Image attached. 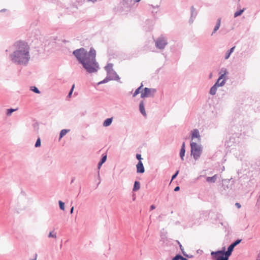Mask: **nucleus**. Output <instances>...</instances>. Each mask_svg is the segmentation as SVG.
Segmentation results:
<instances>
[{
	"instance_id": "1",
	"label": "nucleus",
	"mask_w": 260,
	"mask_h": 260,
	"mask_svg": "<svg viewBox=\"0 0 260 260\" xmlns=\"http://www.w3.org/2000/svg\"><path fill=\"white\" fill-rule=\"evenodd\" d=\"M73 54L88 73H96L100 69L96 60V51L93 48H90L88 52L85 48H80L75 50Z\"/></svg>"
},
{
	"instance_id": "2",
	"label": "nucleus",
	"mask_w": 260,
	"mask_h": 260,
	"mask_svg": "<svg viewBox=\"0 0 260 260\" xmlns=\"http://www.w3.org/2000/svg\"><path fill=\"white\" fill-rule=\"evenodd\" d=\"M15 50L9 55L10 60L14 64L26 66L30 58L29 46L23 41H17L13 44Z\"/></svg>"
},
{
	"instance_id": "3",
	"label": "nucleus",
	"mask_w": 260,
	"mask_h": 260,
	"mask_svg": "<svg viewBox=\"0 0 260 260\" xmlns=\"http://www.w3.org/2000/svg\"><path fill=\"white\" fill-rule=\"evenodd\" d=\"M225 250V247L224 246L222 247L221 250L212 251L211 252V255L212 260H229Z\"/></svg>"
},
{
	"instance_id": "4",
	"label": "nucleus",
	"mask_w": 260,
	"mask_h": 260,
	"mask_svg": "<svg viewBox=\"0 0 260 260\" xmlns=\"http://www.w3.org/2000/svg\"><path fill=\"white\" fill-rule=\"evenodd\" d=\"M191 154L195 160H197L200 157L202 152V147L201 145L196 142H190Z\"/></svg>"
},
{
	"instance_id": "5",
	"label": "nucleus",
	"mask_w": 260,
	"mask_h": 260,
	"mask_svg": "<svg viewBox=\"0 0 260 260\" xmlns=\"http://www.w3.org/2000/svg\"><path fill=\"white\" fill-rule=\"evenodd\" d=\"M154 42L156 48L160 50H164L168 44V38L164 35L157 37Z\"/></svg>"
},
{
	"instance_id": "6",
	"label": "nucleus",
	"mask_w": 260,
	"mask_h": 260,
	"mask_svg": "<svg viewBox=\"0 0 260 260\" xmlns=\"http://www.w3.org/2000/svg\"><path fill=\"white\" fill-rule=\"evenodd\" d=\"M156 91V90L154 88L145 87L141 92V98L144 99L149 96L153 97Z\"/></svg>"
},
{
	"instance_id": "7",
	"label": "nucleus",
	"mask_w": 260,
	"mask_h": 260,
	"mask_svg": "<svg viewBox=\"0 0 260 260\" xmlns=\"http://www.w3.org/2000/svg\"><path fill=\"white\" fill-rule=\"evenodd\" d=\"M225 84V80H222L221 83H218V81H217L215 83L210 89L209 93L212 95L216 94L217 88L218 87L223 86Z\"/></svg>"
},
{
	"instance_id": "8",
	"label": "nucleus",
	"mask_w": 260,
	"mask_h": 260,
	"mask_svg": "<svg viewBox=\"0 0 260 260\" xmlns=\"http://www.w3.org/2000/svg\"><path fill=\"white\" fill-rule=\"evenodd\" d=\"M198 12L193 6H191L190 8V17L189 19V23L191 24L193 23L194 19L196 18Z\"/></svg>"
},
{
	"instance_id": "9",
	"label": "nucleus",
	"mask_w": 260,
	"mask_h": 260,
	"mask_svg": "<svg viewBox=\"0 0 260 260\" xmlns=\"http://www.w3.org/2000/svg\"><path fill=\"white\" fill-rule=\"evenodd\" d=\"M137 173L142 174L145 172V168L141 160L138 161L136 165Z\"/></svg>"
},
{
	"instance_id": "10",
	"label": "nucleus",
	"mask_w": 260,
	"mask_h": 260,
	"mask_svg": "<svg viewBox=\"0 0 260 260\" xmlns=\"http://www.w3.org/2000/svg\"><path fill=\"white\" fill-rule=\"evenodd\" d=\"M107 75L110 77V78H113L112 80H115L117 81H118L119 82H121L120 81V77L117 75L116 72L115 71H113L111 72H109V74H107Z\"/></svg>"
},
{
	"instance_id": "11",
	"label": "nucleus",
	"mask_w": 260,
	"mask_h": 260,
	"mask_svg": "<svg viewBox=\"0 0 260 260\" xmlns=\"http://www.w3.org/2000/svg\"><path fill=\"white\" fill-rule=\"evenodd\" d=\"M139 110L141 113L144 116H146V112L144 107V102L143 101H141L139 104Z\"/></svg>"
},
{
	"instance_id": "12",
	"label": "nucleus",
	"mask_w": 260,
	"mask_h": 260,
	"mask_svg": "<svg viewBox=\"0 0 260 260\" xmlns=\"http://www.w3.org/2000/svg\"><path fill=\"white\" fill-rule=\"evenodd\" d=\"M221 19L220 18H219L217 19L216 24L215 26H214V29L211 34L212 36L213 35V34L214 33H215L216 32V31L219 28V27L220 26V24H221Z\"/></svg>"
},
{
	"instance_id": "13",
	"label": "nucleus",
	"mask_w": 260,
	"mask_h": 260,
	"mask_svg": "<svg viewBox=\"0 0 260 260\" xmlns=\"http://www.w3.org/2000/svg\"><path fill=\"white\" fill-rule=\"evenodd\" d=\"M200 137V133L198 129H194L192 132L191 138L192 139L194 138H199Z\"/></svg>"
},
{
	"instance_id": "14",
	"label": "nucleus",
	"mask_w": 260,
	"mask_h": 260,
	"mask_svg": "<svg viewBox=\"0 0 260 260\" xmlns=\"http://www.w3.org/2000/svg\"><path fill=\"white\" fill-rule=\"evenodd\" d=\"M235 247L231 244L228 247L226 250V255L228 256V258H229L230 256L231 255L232 252L234 249Z\"/></svg>"
},
{
	"instance_id": "15",
	"label": "nucleus",
	"mask_w": 260,
	"mask_h": 260,
	"mask_svg": "<svg viewBox=\"0 0 260 260\" xmlns=\"http://www.w3.org/2000/svg\"><path fill=\"white\" fill-rule=\"evenodd\" d=\"M235 48V47L234 46L226 52L224 56L225 59H228L230 57L231 54L234 52Z\"/></svg>"
},
{
	"instance_id": "16",
	"label": "nucleus",
	"mask_w": 260,
	"mask_h": 260,
	"mask_svg": "<svg viewBox=\"0 0 260 260\" xmlns=\"http://www.w3.org/2000/svg\"><path fill=\"white\" fill-rule=\"evenodd\" d=\"M112 120H113L112 118H107L106 120H104V121L103 122V126L105 127H107V126L110 125L112 123Z\"/></svg>"
},
{
	"instance_id": "17",
	"label": "nucleus",
	"mask_w": 260,
	"mask_h": 260,
	"mask_svg": "<svg viewBox=\"0 0 260 260\" xmlns=\"http://www.w3.org/2000/svg\"><path fill=\"white\" fill-rule=\"evenodd\" d=\"M113 64L111 63H108L106 66L105 67V69L107 72V74H109V72H111L114 71L113 70Z\"/></svg>"
},
{
	"instance_id": "18",
	"label": "nucleus",
	"mask_w": 260,
	"mask_h": 260,
	"mask_svg": "<svg viewBox=\"0 0 260 260\" xmlns=\"http://www.w3.org/2000/svg\"><path fill=\"white\" fill-rule=\"evenodd\" d=\"M217 179V175H214L212 177H207L206 178V181L208 182L214 183L216 182Z\"/></svg>"
},
{
	"instance_id": "19",
	"label": "nucleus",
	"mask_w": 260,
	"mask_h": 260,
	"mask_svg": "<svg viewBox=\"0 0 260 260\" xmlns=\"http://www.w3.org/2000/svg\"><path fill=\"white\" fill-rule=\"evenodd\" d=\"M140 188V183L138 181H135L133 188V191H137Z\"/></svg>"
},
{
	"instance_id": "20",
	"label": "nucleus",
	"mask_w": 260,
	"mask_h": 260,
	"mask_svg": "<svg viewBox=\"0 0 260 260\" xmlns=\"http://www.w3.org/2000/svg\"><path fill=\"white\" fill-rule=\"evenodd\" d=\"M70 130L67 129H62L59 133V139H61L63 136H64L67 133H68Z\"/></svg>"
},
{
	"instance_id": "21",
	"label": "nucleus",
	"mask_w": 260,
	"mask_h": 260,
	"mask_svg": "<svg viewBox=\"0 0 260 260\" xmlns=\"http://www.w3.org/2000/svg\"><path fill=\"white\" fill-rule=\"evenodd\" d=\"M143 84L141 83V85L140 86H139L137 89H136V90L135 91V92H134L133 94V97H135L137 95H138V94H139L141 92V90L143 87Z\"/></svg>"
},
{
	"instance_id": "22",
	"label": "nucleus",
	"mask_w": 260,
	"mask_h": 260,
	"mask_svg": "<svg viewBox=\"0 0 260 260\" xmlns=\"http://www.w3.org/2000/svg\"><path fill=\"white\" fill-rule=\"evenodd\" d=\"M245 9L243 8V9H241L239 11H237V12H236L235 13L234 17H237L238 16H240L243 13V12L245 11Z\"/></svg>"
},
{
	"instance_id": "23",
	"label": "nucleus",
	"mask_w": 260,
	"mask_h": 260,
	"mask_svg": "<svg viewBox=\"0 0 260 260\" xmlns=\"http://www.w3.org/2000/svg\"><path fill=\"white\" fill-rule=\"evenodd\" d=\"M17 110V109H13V108H10V109H7V113H6V114L8 116H10L12 113L16 111Z\"/></svg>"
},
{
	"instance_id": "24",
	"label": "nucleus",
	"mask_w": 260,
	"mask_h": 260,
	"mask_svg": "<svg viewBox=\"0 0 260 260\" xmlns=\"http://www.w3.org/2000/svg\"><path fill=\"white\" fill-rule=\"evenodd\" d=\"M226 74H221L220 76L219 77L218 79H217V81H218V83H219V81L222 79V80H225V82H226Z\"/></svg>"
},
{
	"instance_id": "25",
	"label": "nucleus",
	"mask_w": 260,
	"mask_h": 260,
	"mask_svg": "<svg viewBox=\"0 0 260 260\" xmlns=\"http://www.w3.org/2000/svg\"><path fill=\"white\" fill-rule=\"evenodd\" d=\"M185 149H181L180 151V156L182 160H184V157L185 156Z\"/></svg>"
},
{
	"instance_id": "26",
	"label": "nucleus",
	"mask_w": 260,
	"mask_h": 260,
	"mask_svg": "<svg viewBox=\"0 0 260 260\" xmlns=\"http://www.w3.org/2000/svg\"><path fill=\"white\" fill-rule=\"evenodd\" d=\"M107 158V154L106 153L103 154L102 156V158L100 159V161L104 164L106 161Z\"/></svg>"
},
{
	"instance_id": "27",
	"label": "nucleus",
	"mask_w": 260,
	"mask_h": 260,
	"mask_svg": "<svg viewBox=\"0 0 260 260\" xmlns=\"http://www.w3.org/2000/svg\"><path fill=\"white\" fill-rule=\"evenodd\" d=\"M30 90L36 93H40V91L36 86H31Z\"/></svg>"
},
{
	"instance_id": "28",
	"label": "nucleus",
	"mask_w": 260,
	"mask_h": 260,
	"mask_svg": "<svg viewBox=\"0 0 260 260\" xmlns=\"http://www.w3.org/2000/svg\"><path fill=\"white\" fill-rule=\"evenodd\" d=\"M58 204L60 209L63 211L64 210V203L61 201H59Z\"/></svg>"
},
{
	"instance_id": "29",
	"label": "nucleus",
	"mask_w": 260,
	"mask_h": 260,
	"mask_svg": "<svg viewBox=\"0 0 260 260\" xmlns=\"http://www.w3.org/2000/svg\"><path fill=\"white\" fill-rule=\"evenodd\" d=\"M242 241V239H238L236 240H235L234 242H233L232 243H231L234 247H236L237 245H238Z\"/></svg>"
},
{
	"instance_id": "30",
	"label": "nucleus",
	"mask_w": 260,
	"mask_h": 260,
	"mask_svg": "<svg viewBox=\"0 0 260 260\" xmlns=\"http://www.w3.org/2000/svg\"><path fill=\"white\" fill-rule=\"evenodd\" d=\"M225 183H229V182L228 181H223L222 186L224 190H226V189H228L229 188H230V187L229 186L228 184L226 185Z\"/></svg>"
},
{
	"instance_id": "31",
	"label": "nucleus",
	"mask_w": 260,
	"mask_h": 260,
	"mask_svg": "<svg viewBox=\"0 0 260 260\" xmlns=\"http://www.w3.org/2000/svg\"><path fill=\"white\" fill-rule=\"evenodd\" d=\"M41 139L40 138H38V139L36 141V142L35 143V146L36 147H39L41 146Z\"/></svg>"
},
{
	"instance_id": "32",
	"label": "nucleus",
	"mask_w": 260,
	"mask_h": 260,
	"mask_svg": "<svg viewBox=\"0 0 260 260\" xmlns=\"http://www.w3.org/2000/svg\"><path fill=\"white\" fill-rule=\"evenodd\" d=\"M74 87H75V85L73 84L71 89H70L68 94V96L67 97L68 98H70L73 93V90H74Z\"/></svg>"
},
{
	"instance_id": "33",
	"label": "nucleus",
	"mask_w": 260,
	"mask_h": 260,
	"mask_svg": "<svg viewBox=\"0 0 260 260\" xmlns=\"http://www.w3.org/2000/svg\"><path fill=\"white\" fill-rule=\"evenodd\" d=\"M112 79L113 78H110V77L107 75L106 77L103 80V82L106 83L109 82V81L112 80Z\"/></svg>"
},
{
	"instance_id": "34",
	"label": "nucleus",
	"mask_w": 260,
	"mask_h": 260,
	"mask_svg": "<svg viewBox=\"0 0 260 260\" xmlns=\"http://www.w3.org/2000/svg\"><path fill=\"white\" fill-rule=\"evenodd\" d=\"M48 237L49 238H56V233H53V232H50L48 235Z\"/></svg>"
},
{
	"instance_id": "35",
	"label": "nucleus",
	"mask_w": 260,
	"mask_h": 260,
	"mask_svg": "<svg viewBox=\"0 0 260 260\" xmlns=\"http://www.w3.org/2000/svg\"><path fill=\"white\" fill-rule=\"evenodd\" d=\"M220 73L227 74H228V72L225 68H222L220 70Z\"/></svg>"
},
{
	"instance_id": "36",
	"label": "nucleus",
	"mask_w": 260,
	"mask_h": 260,
	"mask_svg": "<svg viewBox=\"0 0 260 260\" xmlns=\"http://www.w3.org/2000/svg\"><path fill=\"white\" fill-rule=\"evenodd\" d=\"M179 173V171L177 170L175 174H174L172 176V178H171V180H173L174 179H175L176 177L177 176L178 174Z\"/></svg>"
},
{
	"instance_id": "37",
	"label": "nucleus",
	"mask_w": 260,
	"mask_h": 260,
	"mask_svg": "<svg viewBox=\"0 0 260 260\" xmlns=\"http://www.w3.org/2000/svg\"><path fill=\"white\" fill-rule=\"evenodd\" d=\"M177 255L179 260H187V259L186 257L182 256L180 254H177Z\"/></svg>"
},
{
	"instance_id": "38",
	"label": "nucleus",
	"mask_w": 260,
	"mask_h": 260,
	"mask_svg": "<svg viewBox=\"0 0 260 260\" xmlns=\"http://www.w3.org/2000/svg\"><path fill=\"white\" fill-rule=\"evenodd\" d=\"M136 158L139 160V161H140V160H141L142 159L141 155L140 154L137 153L136 154Z\"/></svg>"
},
{
	"instance_id": "39",
	"label": "nucleus",
	"mask_w": 260,
	"mask_h": 260,
	"mask_svg": "<svg viewBox=\"0 0 260 260\" xmlns=\"http://www.w3.org/2000/svg\"><path fill=\"white\" fill-rule=\"evenodd\" d=\"M183 255L184 256L186 257H188V258H192L193 257V256L192 255H189V254H186V253L185 254H183Z\"/></svg>"
},
{
	"instance_id": "40",
	"label": "nucleus",
	"mask_w": 260,
	"mask_h": 260,
	"mask_svg": "<svg viewBox=\"0 0 260 260\" xmlns=\"http://www.w3.org/2000/svg\"><path fill=\"white\" fill-rule=\"evenodd\" d=\"M98 179L99 180V183H98V185H99V184L101 182V178H100V171H98Z\"/></svg>"
},
{
	"instance_id": "41",
	"label": "nucleus",
	"mask_w": 260,
	"mask_h": 260,
	"mask_svg": "<svg viewBox=\"0 0 260 260\" xmlns=\"http://www.w3.org/2000/svg\"><path fill=\"white\" fill-rule=\"evenodd\" d=\"M103 164V163H102V162H101L100 161L99 162V163L98 164V169L99 170L101 168V166H102Z\"/></svg>"
},
{
	"instance_id": "42",
	"label": "nucleus",
	"mask_w": 260,
	"mask_h": 260,
	"mask_svg": "<svg viewBox=\"0 0 260 260\" xmlns=\"http://www.w3.org/2000/svg\"><path fill=\"white\" fill-rule=\"evenodd\" d=\"M235 206L238 208H240L241 207V204L239 203H236L235 204Z\"/></svg>"
},
{
	"instance_id": "43",
	"label": "nucleus",
	"mask_w": 260,
	"mask_h": 260,
	"mask_svg": "<svg viewBox=\"0 0 260 260\" xmlns=\"http://www.w3.org/2000/svg\"><path fill=\"white\" fill-rule=\"evenodd\" d=\"M179 189H180V187H179V186H176V187H175V188H174V190L175 191H179Z\"/></svg>"
},
{
	"instance_id": "44",
	"label": "nucleus",
	"mask_w": 260,
	"mask_h": 260,
	"mask_svg": "<svg viewBox=\"0 0 260 260\" xmlns=\"http://www.w3.org/2000/svg\"><path fill=\"white\" fill-rule=\"evenodd\" d=\"M181 149H185V143L184 142H183V143L182 144V146H181Z\"/></svg>"
},
{
	"instance_id": "45",
	"label": "nucleus",
	"mask_w": 260,
	"mask_h": 260,
	"mask_svg": "<svg viewBox=\"0 0 260 260\" xmlns=\"http://www.w3.org/2000/svg\"><path fill=\"white\" fill-rule=\"evenodd\" d=\"M172 260H179L177 254L172 258Z\"/></svg>"
},
{
	"instance_id": "46",
	"label": "nucleus",
	"mask_w": 260,
	"mask_h": 260,
	"mask_svg": "<svg viewBox=\"0 0 260 260\" xmlns=\"http://www.w3.org/2000/svg\"><path fill=\"white\" fill-rule=\"evenodd\" d=\"M155 208V207L154 205H152L151 206H150V210H152L153 209H154Z\"/></svg>"
},
{
	"instance_id": "47",
	"label": "nucleus",
	"mask_w": 260,
	"mask_h": 260,
	"mask_svg": "<svg viewBox=\"0 0 260 260\" xmlns=\"http://www.w3.org/2000/svg\"><path fill=\"white\" fill-rule=\"evenodd\" d=\"M177 242L178 244H179V246L180 249V248H183V246H182V245L181 244V243L179 242V241H177Z\"/></svg>"
},
{
	"instance_id": "48",
	"label": "nucleus",
	"mask_w": 260,
	"mask_h": 260,
	"mask_svg": "<svg viewBox=\"0 0 260 260\" xmlns=\"http://www.w3.org/2000/svg\"><path fill=\"white\" fill-rule=\"evenodd\" d=\"M180 250H181V252H182V253L183 254V255L186 253V252L184 251V248H183H183H180Z\"/></svg>"
},
{
	"instance_id": "49",
	"label": "nucleus",
	"mask_w": 260,
	"mask_h": 260,
	"mask_svg": "<svg viewBox=\"0 0 260 260\" xmlns=\"http://www.w3.org/2000/svg\"><path fill=\"white\" fill-rule=\"evenodd\" d=\"M73 211H74V207H72L70 210V213L72 214L73 213Z\"/></svg>"
},
{
	"instance_id": "50",
	"label": "nucleus",
	"mask_w": 260,
	"mask_h": 260,
	"mask_svg": "<svg viewBox=\"0 0 260 260\" xmlns=\"http://www.w3.org/2000/svg\"><path fill=\"white\" fill-rule=\"evenodd\" d=\"M7 11V9H2L0 12H6Z\"/></svg>"
},
{
	"instance_id": "51",
	"label": "nucleus",
	"mask_w": 260,
	"mask_h": 260,
	"mask_svg": "<svg viewBox=\"0 0 260 260\" xmlns=\"http://www.w3.org/2000/svg\"><path fill=\"white\" fill-rule=\"evenodd\" d=\"M105 83V82H103V80L100 81V82L98 83V85H100V84H104Z\"/></svg>"
},
{
	"instance_id": "52",
	"label": "nucleus",
	"mask_w": 260,
	"mask_h": 260,
	"mask_svg": "<svg viewBox=\"0 0 260 260\" xmlns=\"http://www.w3.org/2000/svg\"><path fill=\"white\" fill-rule=\"evenodd\" d=\"M37 256V254H36V255H35V258H34V259H29V260H36Z\"/></svg>"
},
{
	"instance_id": "53",
	"label": "nucleus",
	"mask_w": 260,
	"mask_h": 260,
	"mask_svg": "<svg viewBox=\"0 0 260 260\" xmlns=\"http://www.w3.org/2000/svg\"><path fill=\"white\" fill-rule=\"evenodd\" d=\"M74 180H75V178L74 177V178H72V180L71 181V183H72L74 181Z\"/></svg>"
},
{
	"instance_id": "54",
	"label": "nucleus",
	"mask_w": 260,
	"mask_h": 260,
	"mask_svg": "<svg viewBox=\"0 0 260 260\" xmlns=\"http://www.w3.org/2000/svg\"><path fill=\"white\" fill-rule=\"evenodd\" d=\"M212 73H211V74H210V75H209V78H212Z\"/></svg>"
},
{
	"instance_id": "55",
	"label": "nucleus",
	"mask_w": 260,
	"mask_h": 260,
	"mask_svg": "<svg viewBox=\"0 0 260 260\" xmlns=\"http://www.w3.org/2000/svg\"><path fill=\"white\" fill-rule=\"evenodd\" d=\"M88 1H91L92 2H94L95 1H96V0H87Z\"/></svg>"
},
{
	"instance_id": "56",
	"label": "nucleus",
	"mask_w": 260,
	"mask_h": 260,
	"mask_svg": "<svg viewBox=\"0 0 260 260\" xmlns=\"http://www.w3.org/2000/svg\"><path fill=\"white\" fill-rule=\"evenodd\" d=\"M140 1H141V0H135V1H136V2H140Z\"/></svg>"
},
{
	"instance_id": "57",
	"label": "nucleus",
	"mask_w": 260,
	"mask_h": 260,
	"mask_svg": "<svg viewBox=\"0 0 260 260\" xmlns=\"http://www.w3.org/2000/svg\"><path fill=\"white\" fill-rule=\"evenodd\" d=\"M5 51H6V52H7L8 51V50L6 49Z\"/></svg>"
},
{
	"instance_id": "58",
	"label": "nucleus",
	"mask_w": 260,
	"mask_h": 260,
	"mask_svg": "<svg viewBox=\"0 0 260 260\" xmlns=\"http://www.w3.org/2000/svg\"><path fill=\"white\" fill-rule=\"evenodd\" d=\"M256 260H260V259H257Z\"/></svg>"
}]
</instances>
